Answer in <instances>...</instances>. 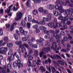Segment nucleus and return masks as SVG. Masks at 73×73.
I'll return each instance as SVG.
<instances>
[{"instance_id":"39","label":"nucleus","mask_w":73,"mask_h":73,"mask_svg":"<svg viewBox=\"0 0 73 73\" xmlns=\"http://www.w3.org/2000/svg\"><path fill=\"white\" fill-rule=\"evenodd\" d=\"M17 51L20 55V56H22V54H21V50L19 48L18 49Z\"/></svg>"},{"instance_id":"61","label":"nucleus","mask_w":73,"mask_h":73,"mask_svg":"<svg viewBox=\"0 0 73 73\" xmlns=\"http://www.w3.org/2000/svg\"><path fill=\"white\" fill-rule=\"evenodd\" d=\"M40 30L38 29H36V33H39L40 32Z\"/></svg>"},{"instance_id":"2","label":"nucleus","mask_w":73,"mask_h":73,"mask_svg":"<svg viewBox=\"0 0 73 73\" xmlns=\"http://www.w3.org/2000/svg\"><path fill=\"white\" fill-rule=\"evenodd\" d=\"M46 48H43V50L44 51H43L39 53L40 57H42V56L44 55V54H45V52H48L47 50H50V47H48L46 48V50H46Z\"/></svg>"},{"instance_id":"18","label":"nucleus","mask_w":73,"mask_h":73,"mask_svg":"<svg viewBox=\"0 0 73 73\" xmlns=\"http://www.w3.org/2000/svg\"><path fill=\"white\" fill-rule=\"evenodd\" d=\"M25 46L26 48H27V49H29V45H28L27 44H23V45L21 46H19V48H21V47H23V46Z\"/></svg>"},{"instance_id":"8","label":"nucleus","mask_w":73,"mask_h":73,"mask_svg":"<svg viewBox=\"0 0 73 73\" xmlns=\"http://www.w3.org/2000/svg\"><path fill=\"white\" fill-rule=\"evenodd\" d=\"M48 8L49 10H53V9H54L55 8V6L54 5L49 4L48 6Z\"/></svg>"},{"instance_id":"56","label":"nucleus","mask_w":73,"mask_h":73,"mask_svg":"<svg viewBox=\"0 0 73 73\" xmlns=\"http://www.w3.org/2000/svg\"><path fill=\"white\" fill-rule=\"evenodd\" d=\"M31 41L32 42H34L35 41V38L34 37H33L31 39Z\"/></svg>"},{"instance_id":"53","label":"nucleus","mask_w":73,"mask_h":73,"mask_svg":"<svg viewBox=\"0 0 73 73\" xmlns=\"http://www.w3.org/2000/svg\"><path fill=\"white\" fill-rule=\"evenodd\" d=\"M60 35H56V37H55V38L56 39H59V38H60Z\"/></svg>"},{"instance_id":"15","label":"nucleus","mask_w":73,"mask_h":73,"mask_svg":"<svg viewBox=\"0 0 73 73\" xmlns=\"http://www.w3.org/2000/svg\"><path fill=\"white\" fill-rule=\"evenodd\" d=\"M1 64V62L0 61V65ZM5 73V69L3 68L1 66H0V73Z\"/></svg>"},{"instance_id":"38","label":"nucleus","mask_w":73,"mask_h":73,"mask_svg":"<svg viewBox=\"0 0 73 73\" xmlns=\"http://www.w3.org/2000/svg\"><path fill=\"white\" fill-rule=\"evenodd\" d=\"M46 68L47 69V70H48V71H49V72H50V73H51V69H50V67H48V66H46Z\"/></svg>"},{"instance_id":"16","label":"nucleus","mask_w":73,"mask_h":73,"mask_svg":"<svg viewBox=\"0 0 73 73\" xmlns=\"http://www.w3.org/2000/svg\"><path fill=\"white\" fill-rule=\"evenodd\" d=\"M17 23L16 22H15L13 23V24L11 25V28H10V30L11 31H12L14 29V26L15 25H17Z\"/></svg>"},{"instance_id":"29","label":"nucleus","mask_w":73,"mask_h":73,"mask_svg":"<svg viewBox=\"0 0 73 73\" xmlns=\"http://www.w3.org/2000/svg\"><path fill=\"white\" fill-rule=\"evenodd\" d=\"M13 54H12L10 56V57L9 59L10 61H13Z\"/></svg>"},{"instance_id":"36","label":"nucleus","mask_w":73,"mask_h":73,"mask_svg":"<svg viewBox=\"0 0 73 73\" xmlns=\"http://www.w3.org/2000/svg\"><path fill=\"white\" fill-rule=\"evenodd\" d=\"M39 24L41 25H44L45 24V22L44 21H41L39 22Z\"/></svg>"},{"instance_id":"11","label":"nucleus","mask_w":73,"mask_h":73,"mask_svg":"<svg viewBox=\"0 0 73 73\" xmlns=\"http://www.w3.org/2000/svg\"><path fill=\"white\" fill-rule=\"evenodd\" d=\"M21 62V61L20 59H18L17 60V66H18L19 68H20V66L22 67L23 66V64L20 63Z\"/></svg>"},{"instance_id":"49","label":"nucleus","mask_w":73,"mask_h":73,"mask_svg":"<svg viewBox=\"0 0 73 73\" xmlns=\"http://www.w3.org/2000/svg\"><path fill=\"white\" fill-rule=\"evenodd\" d=\"M5 12L6 13H7L8 14L9 16V9H7L6 10H5Z\"/></svg>"},{"instance_id":"17","label":"nucleus","mask_w":73,"mask_h":73,"mask_svg":"<svg viewBox=\"0 0 73 73\" xmlns=\"http://www.w3.org/2000/svg\"><path fill=\"white\" fill-rule=\"evenodd\" d=\"M21 25L23 27H26V23L24 20H22L21 22Z\"/></svg>"},{"instance_id":"57","label":"nucleus","mask_w":73,"mask_h":73,"mask_svg":"<svg viewBox=\"0 0 73 73\" xmlns=\"http://www.w3.org/2000/svg\"><path fill=\"white\" fill-rule=\"evenodd\" d=\"M50 32L51 33H54L55 32L54 30H50Z\"/></svg>"},{"instance_id":"34","label":"nucleus","mask_w":73,"mask_h":73,"mask_svg":"<svg viewBox=\"0 0 73 73\" xmlns=\"http://www.w3.org/2000/svg\"><path fill=\"white\" fill-rule=\"evenodd\" d=\"M6 26L7 30H9V24H6Z\"/></svg>"},{"instance_id":"37","label":"nucleus","mask_w":73,"mask_h":73,"mask_svg":"<svg viewBox=\"0 0 73 73\" xmlns=\"http://www.w3.org/2000/svg\"><path fill=\"white\" fill-rule=\"evenodd\" d=\"M35 53L34 54V55L36 56H37L38 55V52L37 50H35Z\"/></svg>"},{"instance_id":"22","label":"nucleus","mask_w":73,"mask_h":73,"mask_svg":"<svg viewBox=\"0 0 73 73\" xmlns=\"http://www.w3.org/2000/svg\"><path fill=\"white\" fill-rule=\"evenodd\" d=\"M33 13L34 15H36L38 14V11L37 10H34L33 11Z\"/></svg>"},{"instance_id":"21","label":"nucleus","mask_w":73,"mask_h":73,"mask_svg":"<svg viewBox=\"0 0 73 73\" xmlns=\"http://www.w3.org/2000/svg\"><path fill=\"white\" fill-rule=\"evenodd\" d=\"M26 5L29 8H30L31 7V3H30V1L29 0L27 1L26 3Z\"/></svg>"},{"instance_id":"13","label":"nucleus","mask_w":73,"mask_h":73,"mask_svg":"<svg viewBox=\"0 0 73 73\" xmlns=\"http://www.w3.org/2000/svg\"><path fill=\"white\" fill-rule=\"evenodd\" d=\"M15 44L17 45H18L20 46H22L23 45V43H22V41H17L15 42Z\"/></svg>"},{"instance_id":"32","label":"nucleus","mask_w":73,"mask_h":73,"mask_svg":"<svg viewBox=\"0 0 73 73\" xmlns=\"http://www.w3.org/2000/svg\"><path fill=\"white\" fill-rule=\"evenodd\" d=\"M40 68L41 70V72H45V69L44 68L43 66H41L40 67Z\"/></svg>"},{"instance_id":"14","label":"nucleus","mask_w":73,"mask_h":73,"mask_svg":"<svg viewBox=\"0 0 73 73\" xmlns=\"http://www.w3.org/2000/svg\"><path fill=\"white\" fill-rule=\"evenodd\" d=\"M47 17V18L48 19V21L50 22L51 21V20H52V14L50 13L48 14Z\"/></svg>"},{"instance_id":"5","label":"nucleus","mask_w":73,"mask_h":73,"mask_svg":"<svg viewBox=\"0 0 73 73\" xmlns=\"http://www.w3.org/2000/svg\"><path fill=\"white\" fill-rule=\"evenodd\" d=\"M23 28L22 27H20L19 28V29L20 30V32L22 35H25H25L28 34V33L27 31H24V30H23Z\"/></svg>"},{"instance_id":"3","label":"nucleus","mask_w":73,"mask_h":73,"mask_svg":"<svg viewBox=\"0 0 73 73\" xmlns=\"http://www.w3.org/2000/svg\"><path fill=\"white\" fill-rule=\"evenodd\" d=\"M17 17L15 18V20L18 21L19 20L22 18V16H23V14L21 12L19 11L16 14Z\"/></svg>"},{"instance_id":"62","label":"nucleus","mask_w":73,"mask_h":73,"mask_svg":"<svg viewBox=\"0 0 73 73\" xmlns=\"http://www.w3.org/2000/svg\"><path fill=\"white\" fill-rule=\"evenodd\" d=\"M60 42H61V40L60 39H58L56 40L57 43H60Z\"/></svg>"},{"instance_id":"63","label":"nucleus","mask_w":73,"mask_h":73,"mask_svg":"<svg viewBox=\"0 0 73 73\" xmlns=\"http://www.w3.org/2000/svg\"><path fill=\"white\" fill-rule=\"evenodd\" d=\"M58 19L59 20H63V17L62 16H60L59 18Z\"/></svg>"},{"instance_id":"40","label":"nucleus","mask_w":73,"mask_h":73,"mask_svg":"<svg viewBox=\"0 0 73 73\" xmlns=\"http://www.w3.org/2000/svg\"><path fill=\"white\" fill-rule=\"evenodd\" d=\"M18 9H19V8L16 7L15 6H14L13 7V11H17L18 10Z\"/></svg>"},{"instance_id":"48","label":"nucleus","mask_w":73,"mask_h":73,"mask_svg":"<svg viewBox=\"0 0 73 73\" xmlns=\"http://www.w3.org/2000/svg\"><path fill=\"white\" fill-rule=\"evenodd\" d=\"M14 37L16 40H17L18 39V36H17V34H15L14 35Z\"/></svg>"},{"instance_id":"64","label":"nucleus","mask_w":73,"mask_h":73,"mask_svg":"<svg viewBox=\"0 0 73 73\" xmlns=\"http://www.w3.org/2000/svg\"><path fill=\"white\" fill-rule=\"evenodd\" d=\"M57 35V33H54L53 34V36H54V37H56Z\"/></svg>"},{"instance_id":"10","label":"nucleus","mask_w":73,"mask_h":73,"mask_svg":"<svg viewBox=\"0 0 73 73\" xmlns=\"http://www.w3.org/2000/svg\"><path fill=\"white\" fill-rule=\"evenodd\" d=\"M28 44H29V45H30L31 47H32V48H37V44H33V43L31 42H29Z\"/></svg>"},{"instance_id":"35","label":"nucleus","mask_w":73,"mask_h":73,"mask_svg":"<svg viewBox=\"0 0 73 73\" xmlns=\"http://www.w3.org/2000/svg\"><path fill=\"white\" fill-rule=\"evenodd\" d=\"M50 36L49 35H46L45 36L44 38L46 39H49L50 38Z\"/></svg>"},{"instance_id":"59","label":"nucleus","mask_w":73,"mask_h":73,"mask_svg":"<svg viewBox=\"0 0 73 73\" xmlns=\"http://www.w3.org/2000/svg\"><path fill=\"white\" fill-rule=\"evenodd\" d=\"M60 35H62V36H64V35H65V32L64 31H61L60 32Z\"/></svg>"},{"instance_id":"19","label":"nucleus","mask_w":73,"mask_h":73,"mask_svg":"<svg viewBox=\"0 0 73 73\" xmlns=\"http://www.w3.org/2000/svg\"><path fill=\"white\" fill-rule=\"evenodd\" d=\"M48 25L50 28H53L54 27V23L52 22H50L48 23Z\"/></svg>"},{"instance_id":"20","label":"nucleus","mask_w":73,"mask_h":73,"mask_svg":"<svg viewBox=\"0 0 73 73\" xmlns=\"http://www.w3.org/2000/svg\"><path fill=\"white\" fill-rule=\"evenodd\" d=\"M58 63H59L62 66H64V62L61 60H58Z\"/></svg>"},{"instance_id":"47","label":"nucleus","mask_w":73,"mask_h":73,"mask_svg":"<svg viewBox=\"0 0 73 73\" xmlns=\"http://www.w3.org/2000/svg\"><path fill=\"white\" fill-rule=\"evenodd\" d=\"M33 27L34 29H37L38 28V25H36L33 26Z\"/></svg>"},{"instance_id":"31","label":"nucleus","mask_w":73,"mask_h":73,"mask_svg":"<svg viewBox=\"0 0 73 73\" xmlns=\"http://www.w3.org/2000/svg\"><path fill=\"white\" fill-rule=\"evenodd\" d=\"M17 63L16 62H14L13 63V66L14 68H17Z\"/></svg>"},{"instance_id":"41","label":"nucleus","mask_w":73,"mask_h":73,"mask_svg":"<svg viewBox=\"0 0 73 73\" xmlns=\"http://www.w3.org/2000/svg\"><path fill=\"white\" fill-rule=\"evenodd\" d=\"M39 11L40 12H42L44 11V9L42 7H40L39 9Z\"/></svg>"},{"instance_id":"1","label":"nucleus","mask_w":73,"mask_h":73,"mask_svg":"<svg viewBox=\"0 0 73 73\" xmlns=\"http://www.w3.org/2000/svg\"><path fill=\"white\" fill-rule=\"evenodd\" d=\"M63 7L62 5H60V6L58 5H56L55 6V8L56 9H59V10L60 11V12L62 13H64L65 10L64 9H63Z\"/></svg>"},{"instance_id":"44","label":"nucleus","mask_w":73,"mask_h":73,"mask_svg":"<svg viewBox=\"0 0 73 73\" xmlns=\"http://www.w3.org/2000/svg\"><path fill=\"white\" fill-rule=\"evenodd\" d=\"M32 22L33 23H37V24H38V22L34 19H33Z\"/></svg>"},{"instance_id":"43","label":"nucleus","mask_w":73,"mask_h":73,"mask_svg":"<svg viewBox=\"0 0 73 73\" xmlns=\"http://www.w3.org/2000/svg\"><path fill=\"white\" fill-rule=\"evenodd\" d=\"M48 11L46 10H44L43 11V13L44 14H46V15H47L48 13Z\"/></svg>"},{"instance_id":"52","label":"nucleus","mask_w":73,"mask_h":73,"mask_svg":"<svg viewBox=\"0 0 73 73\" xmlns=\"http://www.w3.org/2000/svg\"><path fill=\"white\" fill-rule=\"evenodd\" d=\"M33 53V50H30L29 52V54L30 55L31 54H32Z\"/></svg>"},{"instance_id":"46","label":"nucleus","mask_w":73,"mask_h":73,"mask_svg":"<svg viewBox=\"0 0 73 73\" xmlns=\"http://www.w3.org/2000/svg\"><path fill=\"white\" fill-rule=\"evenodd\" d=\"M22 40L23 41H27V39L26 37H23L22 38Z\"/></svg>"},{"instance_id":"58","label":"nucleus","mask_w":73,"mask_h":73,"mask_svg":"<svg viewBox=\"0 0 73 73\" xmlns=\"http://www.w3.org/2000/svg\"><path fill=\"white\" fill-rule=\"evenodd\" d=\"M46 44H47V45H48V46H49V45L50 44L49 43V41H48V40H46Z\"/></svg>"},{"instance_id":"26","label":"nucleus","mask_w":73,"mask_h":73,"mask_svg":"<svg viewBox=\"0 0 73 73\" xmlns=\"http://www.w3.org/2000/svg\"><path fill=\"white\" fill-rule=\"evenodd\" d=\"M44 39L42 38H40V39L39 40V41L40 42H41L40 43V44L41 45H42L43 44H44V43L42 42V41H44Z\"/></svg>"},{"instance_id":"55","label":"nucleus","mask_w":73,"mask_h":73,"mask_svg":"<svg viewBox=\"0 0 73 73\" xmlns=\"http://www.w3.org/2000/svg\"><path fill=\"white\" fill-rule=\"evenodd\" d=\"M61 3H60V4H61L62 5H66V4L65 3H64V2L62 1L61 2Z\"/></svg>"},{"instance_id":"54","label":"nucleus","mask_w":73,"mask_h":73,"mask_svg":"<svg viewBox=\"0 0 73 73\" xmlns=\"http://www.w3.org/2000/svg\"><path fill=\"white\" fill-rule=\"evenodd\" d=\"M14 54L16 56V57L17 58L19 59V55H17V53L16 52H15L14 53Z\"/></svg>"},{"instance_id":"60","label":"nucleus","mask_w":73,"mask_h":73,"mask_svg":"<svg viewBox=\"0 0 73 73\" xmlns=\"http://www.w3.org/2000/svg\"><path fill=\"white\" fill-rule=\"evenodd\" d=\"M3 9H0V13L1 14H3Z\"/></svg>"},{"instance_id":"4","label":"nucleus","mask_w":73,"mask_h":73,"mask_svg":"<svg viewBox=\"0 0 73 73\" xmlns=\"http://www.w3.org/2000/svg\"><path fill=\"white\" fill-rule=\"evenodd\" d=\"M8 50V48L7 47H1L0 48V53L1 54H6V52Z\"/></svg>"},{"instance_id":"30","label":"nucleus","mask_w":73,"mask_h":73,"mask_svg":"<svg viewBox=\"0 0 73 73\" xmlns=\"http://www.w3.org/2000/svg\"><path fill=\"white\" fill-rule=\"evenodd\" d=\"M66 14L67 15H69L70 13V12L68 9L66 10L65 11Z\"/></svg>"},{"instance_id":"9","label":"nucleus","mask_w":73,"mask_h":73,"mask_svg":"<svg viewBox=\"0 0 73 73\" xmlns=\"http://www.w3.org/2000/svg\"><path fill=\"white\" fill-rule=\"evenodd\" d=\"M65 25L62 21V22L60 23H56V26L57 28H60V27H62L63 25Z\"/></svg>"},{"instance_id":"24","label":"nucleus","mask_w":73,"mask_h":73,"mask_svg":"<svg viewBox=\"0 0 73 73\" xmlns=\"http://www.w3.org/2000/svg\"><path fill=\"white\" fill-rule=\"evenodd\" d=\"M39 29L40 30H45L46 29V27L43 26H41L39 27Z\"/></svg>"},{"instance_id":"12","label":"nucleus","mask_w":73,"mask_h":73,"mask_svg":"<svg viewBox=\"0 0 73 73\" xmlns=\"http://www.w3.org/2000/svg\"><path fill=\"white\" fill-rule=\"evenodd\" d=\"M68 19H69V17L68 16H66L64 17V19H63L62 21V22L64 24H65V25L66 24V21L67 20H68Z\"/></svg>"},{"instance_id":"27","label":"nucleus","mask_w":73,"mask_h":73,"mask_svg":"<svg viewBox=\"0 0 73 73\" xmlns=\"http://www.w3.org/2000/svg\"><path fill=\"white\" fill-rule=\"evenodd\" d=\"M43 21H44V22H45V21H47V22L49 21L47 18H46L45 17H44L43 18Z\"/></svg>"},{"instance_id":"28","label":"nucleus","mask_w":73,"mask_h":73,"mask_svg":"<svg viewBox=\"0 0 73 73\" xmlns=\"http://www.w3.org/2000/svg\"><path fill=\"white\" fill-rule=\"evenodd\" d=\"M33 1L35 3H40L41 1V0H33Z\"/></svg>"},{"instance_id":"33","label":"nucleus","mask_w":73,"mask_h":73,"mask_svg":"<svg viewBox=\"0 0 73 73\" xmlns=\"http://www.w3.org/2000/svg\"><path fill=\"white\" fill-rule=\"evenodd\" d=\"M31 24L30 23L27 22V27L29 29V28H31Z\"/></svg>"},{"instance_id":"6","label":"nucleus","mask_w":73,"mask_h":73,"mask_svg":"<svg viewBox=\"0 0 73 73\" xmlns=\"http://www.w3.org/2000/svg\"><path fill=\"white\" fill-rule=\"evenodd\" d=\"M48 56L50 57L52 59H54V58H56V59H61V57L57 54L55 55H54L53 56H51L50 55V54H48Z\"/></svg>"},{"instance_id":"50","label":"nucleus","mask_w":73,"mask_h":73,"mask_svg":"<svg viewBox=\"0 0 73 73\" xmlns=\"http://www.w3.org/2000/svg\"><path fill=\"white\" fill-rule=\"evenodd\" d=\"M51 69L52 71L54 72V71H55L56 72V69L54 67H52Z\"/></svg>"},{"instance_id":"51","label":"nucleus","mask_w":73,"mask_h":73,"mask_svg":"<svg viewBox=\"0 0 73 73\" xmlns=\"http://www.w3.org/2000/svg\"><path fill=\"white\" fill-rule=\"evenodd\" d=\"M28 60L31 61V60H33V57L31 56H29L28 58Z\"/></svg>"},{"instance_id":"23","label":"nucleus","mask_w":73,"mask_h":73,"mask_svg":"<svg viewBox=\"0 0 73 73\" xmlns=\"http://www.w3.org/2000/svg\"><path fill=\"white\" fill-rule=\"evenodd\" d=\"M28 21L29 22H31L32 21V16L31 15H29L28 16Z\"/></svg>"},{"instance_id":"25","label":"nucleus","mask_w":73,"mask_h":73,"mask_svg":"<svg viewBox=\"0 0 73 73\" xmlns=\"http://www.w3.org/2000/svg\"><path fill=\"white\" fill-rule=\"evenodd\" d=\"M21 48L22 52L23 53H24V52H26V49L24 47V46L22 47L21 48Z\"/></svg>"},{"instance_id":"42","label":"nucleus","mask_w":73,"mask_h":73,"mask_svg":"<svg viewBox=\"0 0 73 73\" xmlns=\"http://www.w3.org/2000/svg\"><path fill=\"white\" fill-rule=\"evenodd\" d=\"M58 12L57 11H56L54 13V15L55 16H57L58 15Z\"/></svg>"},{"instance_id":"45","label":"nucleus","mask_w":73,"mask_h":73,"mask_svg":"<svg viewBox=\"0 0 73 73\" xmlns=\"http://www.w3.org/2000/svg\"><path fill=\"white\" fill-rule=\"evenodd\" d=\"M3 39L4 41H7L8 40V37L7 36L3 38Z\"/></svg>"},{"instance_id":"7","label":"nucleus","mask_w":73,"mask_h":73,"mask_svg":"<svg viewBox=\"0 0 73 73\" xmlns=\"http://www.w3.org/2000/svg\"><path fill=\"white\" fill-rule=\"evenodd\" d=\"M52 46L51 47V49L54 50L56 51L57 50V46L56 45V42H53L52 43Z\"/></svg>"}]
</instances>
